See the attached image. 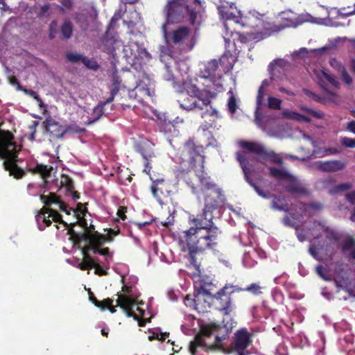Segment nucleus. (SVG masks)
<instances>
[{"instance_id": "f257e3e1", "label": "nucleus", "mask_w": 355, "mask_h": 355, "mask_svg": "<svg viewBox=\"0 0 355 355\" xmlns=\"http://www.w3.org/2000/svg\"><path fill=\"white\" fill-rule=\"evenodd\" d=\"M220 233L218 227L189 228L180 235L179 242L182 250L188 252L190 263L198 272L204 252L216 250Z\"/></svg>"}, {"instance_id": "f03ea898", "label": "nucleus", "mask_w": 355, "mask_h": 355, "mask_svg": "<svg viewBox=\"0 0 355 355\" xmlns=\"http://www.w3.org/2000/svg\"><path fill=\"white\" fill-rule=\"evenodd\" d=\"M232 327L228 324L223 325L211 322L202 324L200 331L194 339L190 342L189 351L191 355H196L198 347L205 352L224 350L222 342L228 338Z\"/></svg>"}, {"instance_id": "7ed1b4c3", "label": "nucleus", "mask_w": 355, "mask_h": 355, "mask_svg": "<svg viewBox=\"0 0 355 355\" xmlns=\"http://www.w3.org/2000/svg\"><path fill=\"white\" fill-rule=\"evenodd\" d=\"M191 187L192 193L200 191L204 196V206L213 210L222 207L225 201V196L222 189L216 184L207 173L202 170L199 174H188L185 180Z\"/></svg>"}, {"instance_id": "20e7f679", "label": "nucleus", "mask_w": 355, "mask_h": 355, "mask_svg": "<svg viewBox=\"0 0 355 355\" xmlns=\"http://www.w3.org/2000/svg\"><path fill=\"white\" fill-rule=\"evenodd\" d=\"M201 9L200 0H168L164 8L166 21L162 26V32L166 42H168L167 26L170 24L183 22L187 16L189 21L194 25Z\"/></svg>"}, {"instance_id": "39448f33", "label": "nucleus", "mask_w": 355, "mask_h": 355, "mask_svg": "<svg viewBox=\"0 0 355 355\" xmlns=\"http://www.w3.org/2000/svg\"><path fill=\"white\" fill-rule=\"evenodd\" d=\"M14 139L15 136L10 131L0 129V158L5 159V168L15 178L19 179L25 175V172L15 163L20 148H17Z\"/></svg>"}, {"instance_id": "423d86ee", "label": "nucleus", "mask_w": 355, "mask_h": 355, "mask_svg": "<svg viewBox=\"0 0 355 355\" xmlns=\"http://www.w3.org/2000/svg\"><path fill=\"white\" fill-rule=\"evenodd\" d=\"M184 88L186 93L182 94L178 102L180 107L186 110H191L196 107L202 110V107L198 105L196 98L201 101L204 105L208 106L217 96V93L211 91L209 86L200 89L195 84L185 83Z\"/></svg>"}, {"instance_id": "0eeeda50", "label": "nucleus", "mask_w": 355, "mask_h": 355, "mask_svg": "<svg viewBox=\"0 0 355 355\" xmlns=\"http://www.w3.org/2000/svg\"><path fill=\"white\" fill-rule=\"evenodd\" d=\"M239 145L248 153L257 155L258 156L257 161L260 163L263 164L268 160L272 164H283V159L279 155L273 150H267L261 144L241 140L239 142Z\"/></svg>"}, {"instance_id": "6e6552de", "label": "nucleus", "mask_w": 355, "mask_h": 355, "mask_svg": "<svg viewBox=\"0 0 355 355\" xmlns=\"http://www.w3.org/2000/svg\"><path fill=\"white\" fill-rule=\"evenodd\" d=\"M227 60L228 57L224 55L218 60L213 59L207 62L200 71V77L205 79H209L214 83L217 78H220L221 77L219 73L220 67L223 68V71H228L232 69V64L223 67Z\"/></svg>"}, {"instance_id": "1a4fd4ad", "label": "nucleus", "mask_w": 355, "mask_h": 355, "mask_svg": "<svg viewBox=\"0 0 355 355\" xmlns=\"http://www.w3.org/2000/svg\"><path fill=\"white\" fill-rule=\"evenodd\" d=\"M35 220L40 231H44L46 227H49L52 221L67 226V223L62 220V215L50 207H44L39 210L35 216Z\"/></svg>"}, {"instance_id": "9d476101", "label": "nucleus", "mask_w": 355, "mask_h": 355, "mask_svg": "<svg viewBox=\"0 0 355 355\" xmlns=\"http://www.w3.org/2000/svg\"><path fill=\"white\" fill-rule=\"evenodd\" d=\"M236 160L243 171L245 180L255 190V191L262 198H268L269 193L264 192L253 181L251 176L254 173L252 165L250 163L249 159L246 156L245 152H237L236 154Z\"/></svg>"}, {"instance_id": "9b49d317", "label": "nucleus", "mask_w": 355, "mask_h": 355, "mask_svg": "<svg viewBox=\"0 0 355 355\" xmlns=\"http://www.w3.org/2000/svg\"><path fill=\"white\" fill-rule=\"evenodd\" d=\"M122 291L123 294L119 292L116 293V306H119L123 309L128 318H133L134 320H137L138 315L132 311V307L137 305L138 303L131 296L132 286L123 285L122 286Z\"/></svg>"}, {"instance_id": "f8f14e48", "label": "nucleus", "mask_w": 355, "mask_h": 355, "mask_svg": "<svg viewBox=\"0 0 355 355\" xmlns=\"http://www.w3.org/2000/svg\"><path fill=\"white\" fill-rule=\"evenodd\" d=\"M252 343V334L246 329L237 330L234 334L232 343V352L236 355H250L248 349Z\"/></svg>"}, {"instance_id": "ddd939ff", "label": "nucleus", "mask_w": 355, "mask_h": 355, "mask_svg": "<svg viewBox=\"0 0 355 355\" xmlns=\"http://www.w3.org/2000/svg\"><path fill=\"white\" fill-rule=\"evenodd\" d=\"M227 287H223L216 294L211 295L216 309L228 315L234 309V305Z\"/></svg>"}, {"instance_id": "4468645a", "label": "nucleus", "mask_w": 355, "mask_h": 355, "mask_svg": "<svg viewBox=\"0 0 355 355\" xmlns=\"http://www.w3.org/2000/svg\"><path fill=\"white\" fill-rule=\"evenodd\" d=\"M213 209H207L204 206L202 213L197 214L196 216L191 215L189 216V222L193 223L195 226L191 228H212L218 227L215 225L213 218Z\"/></svg>"}, {"instance_id": "2eb2a0df", "label": "nucleus", "mask_w": 355, "mask_h": 355, "mask_svg": "<svg viewBox=\"0 0 355 355\" xmlns=\"http://www.w3.org/2000/svg\"><path fill=\"white\" fill-rule=\"evenodd\" d=\"M224 26L225 28L227 35L228 33H230V36L232 38V40L234 42L236 41L241 42V44H246L251 41H260L261 40H263L267 36L270 35V33H266L263 32H257V33H248L246 35L241 34L236 31H232L230 27L227 22H226L224 24Z\"/></svg>"}, {"instance_id": "dca6fc26", "label": "nucleus", "mask_w": 355, "mask_h": 355, "mask_svg": "<svg viewBox=\"0 0 355 355\" xmlns=\"http://www.w3.org/2000/svg\"><path fill=\"white\" fill-rule=\"evenodd\" d=\"M44 123L46 131L52 137L55 139L62 138L67 132H80L79 130H74L71 126H63L51 118L47 119Z\"/></svg>"}, {"instance_id": "f3484780", "label": "nucleus", "mask_w": 355, "mask_h": 355, "mask_svg": "<svg viewBox=\"0 0 355 355\" xmlns=\"http://www.w3.org/2000/svg\"><path fill=\"white\" fill-rule=\"evenodd\" d=\"M196 271L194 272V275L196 280H195V288L197 291V293L200 296L207 295L211 296L212 295V290L214 287V285L209 280L208 277L201 276V270L200 272L195 268Z\"/></svg>"}, {"instance_id": "a211bd4d", "label": "nucleus", "mask_w": 355, "mask_h": 355, "mask_svg": "<svg viewBox=\"0 0 355 355\" xmlns=\"http://www.w3.org/2000/svg\"><path fill=\"white\" fill-rule=\"evenodd\" d=\"M137 36L141 37V33L137 31V33L135 34L133 31H130L129 33V41L128 42V45L126 46V47L129 48L130 50L131 55L134 56L135 58L141 56L142 54H148V53L144 47V44L135 38Z\"/></svg>"}, {"instance_id": "6ab92c4d", "label": "nucleus", "mask_w": 355, "mask_h": 355, "mask_svg": "<svg viewBox=\"0 0 355 355\" xmlns=\"http://www.w3.org/2000/svg\"><path fill=\"white\" fill-rule=\"evenodd\" d=\"M315 167L322 172L333 173L343 170L346 167V164L337 159L318 161L315 162Z\"/></svg>"}, {"instance_id": "aec40b11", "label": "nucleus", "mask_w": 355, "mask_h": 355, "mask_svg": "<svg viewBox=\"0 0 355 355\" xmlns=\"http://www.w3.org/2000/svg\"><path fill=\"white\" fill-rule=\"evenodd\" d=\"M287 67L288 62L284 59H277L270 62L268 65V71L271 79L282 78V75L285 74Z\"/></svg>"}, {"instance_id": "412c9836", "label": "nucleus", "mask_w": 355, "mask_h": 355, "mask_svg": "<svg viewBox=\"0 0 355 355\" xmlns=\"http://www.w3.org/2000/svg\"><path fill=\"white\" fill-rule=\"evenodd\" d=\"M287 67L288 62L284 59H277L270 62L268 65V71L271 79L282 78V75L285 74Z\"/></svg>"}, {"instance_id": "4be33fe9", "label": "nucleus", "mask_w": 355, "mask_h": 355, "mask_svg": "<svg viewBox=\"0 0 355 355\" xmlns=\"http://www.w3.org/2000/svg\"><path fill=\"white\" fill-rule=\"evenodd\" d=\"M309 194L305 184L297 178L290 174V195L304 196Z\"/></svg>"}, {"instance_id": "5701e85b", "label": "nucleus", "mask_w": 355, "mask_h": 355, "mask_svg": "<svg viewBox=\"0 0 355 355\" xmlns=\"http://www.w3.org/2000/svg\"><path fill=\"white\" fill-rule=\"evenodd\" d=\"M272 207L278 211L286 213L282 218V223L285 226H288V204L286 198L282 196H275L272 202Z\"/></svg>"}, {"instance_id": "b1692460", "label": "nucleus", "mask_w": 355, "mask_h": 355, "mask_svg": "<svg viewBox=\"0 0 355 355\" xmlns=\"http://www.w3.org/2000/svg\"><path fill=\"white\" fill-rule=\"evenodd\" d=\"M202 152V147L196 146L193 141L189 139L184 145L182 155L186 156V155H187L189 156V162L191 164H194L196 158L200 157Z\"/></svg>"}, {"instance_id": "393cba45", "label": "nucleus", "mask_w": 355, "mask_h": 355, "mask_svg": "<svg viewBox=\"0 0 355 355\" xmlns=\"http://www.w3.org/2000/svg\"><path fill=\"white\" fill-rule=\"evenodd\" d=\"M300 211L296 214L290 212V216H292L293 218H296L298 222H301L300 218H302L303 214L308 213L309 214L320 211L323 207L322 204L319 202H313L309 205L300 203Z\"/></svg>"}, {"instance_id": "a878e982", "label": "nucleus", "mask_w": 355, "mask_h": 355, "mask_svg": "<svg viewBox=\"0 0 355 355\" xmlns=\"http://www.w3.org/2000/svg\"><path fill=\"white\" fill-rule=\"evenodd\" d=\"M191 29L187 26H180L171 33V41L175 44H183L190 36Z\"/></svg>"}, {"instance_id": "bb28decb", "label": "nucleus", "mask_w": 355, "mask_h": 355, "mask_svg": "<svg viewBox=\"0 0 355 355\" xmlns=\"http://www.w3.org/2000/svg\"><path fill=\"white\" fill-rule=\"evenodd\" d=\"M204 301L205 300L202 298V296L198 293L195 295L194 299L191 298L189 295H187L184 297V304L186 306L194 309L199 313H203L206 311L205 309L206 308V306L205 305V302Z\"/></svg>"}, {"instance_id": "cd10ccee", "label": "nucleus", "mask_w": 355, "mask_h": 355, "mask_svg": "<svg viewBox=\"0 0 355 355\" xmlns=\"http://www.w3.org/2000/svg\"><path fill=\"white\" fill-rule=\"evenodd\" d=\"M288 26V14L282 12L276 17L273 25L270 28L271 33L279 32Z\"/></svg>"}, {"instance_id": "c85d7f7f", "label": "nucleus", "mask_w": 355, "mask_h": 355, "mask_svg": "<svg viewBox=\"0 0 355 355\" xmlns=\"http://www.w3.org/2000/svg\"><path fill=\"white\" fill-rule=\"evenodd\" d=\"M315 74L318 79L320 85L324 89H326L324 80L328 81L333 86L338 87L339 82L336 79L334 76L329 73L326 70L315 71Z\"/></svg>"}, {"instance_id": "c756f323", "label": "nucleus", "mask_w": 355, "mask_h": 355, "mask_svg": "<svg viewBox=\"0 0 355 355\" xmlns=\"http://www.w3.org/2000/svg\"><path fill=\"white\" fill-rule=\"evenodd\" d=\"M322 234H324L329 239L336 240L338 239L336 234L334 231L329 230L328 227L319 223H315L311 235L314 238H317L320 236Z\"/></svg>"}, {"instance_id": "7c9ffc66", "label": "nucleus", "mask_w": 355, "mask_h": 355, "mask_svg": "<svg viewBox=\"0 0 355 355\" xmlns=\"http://www.w3.org/2000/svg\"><path fill=\"white\" fill-rule=\"evenodd\" d=\"M68 234L70 235L69 239L72 241L73 245L80 248V243L85 241L86 244L89 243L90 234L84 232L82 234L76 233L73 229L68 230Z\"/></svg>"}, {"instance_id": "2f4dec72", "label": "nucleus", "mask_w": 355, "mask_h": 355, "mask_svg": "<svg viewBox=\"0 0 355 355\" xmlns=\"http://www.w3.org/2000/svg\"><path fill=\"white\" fill-rule=\"evenodd\" d=\"M121 85V80L118 76L117 72H113L112 74V84L110 85V96L107 98V102H112L114 96L119 92Z\"/></svg>"}, {"instance_id": "473e14b6", "label": "nucleus", "mask_w": 355, "mask_h": 355, "mask_svg": "<svg viewBox=\"0 0 355 355\" xmlns=\"http://www.w3.org/2000/svg\"><path fill=\"white\" fill-rule=\"evenodd\" d=\"M269 176L277 181L288 180V171L285 168H278L274 166L268 167Z\"/></svg>"}, {"instance_id": "72a5a7b5", "label": "nucleus", "mask_w": 355, "mask_h": 355, "mask_svg": "<svg viewBox=\"0 0 355 355\" xmlns=\"http://www.w3.org/2000/svg\"><path fill=\"white\" fill-rule=\"evenodd\" d=\"M342 250L344 253H348L352 259H355V240L351 236L346 238L342 244Z\"/></svg>"}, {"instance_id": "f704fd0d", "label": "nucleus", "mask_w": 355, "mask_h": 355, "mask_svg": "<svg viewBox=\"0 0 355 355\" xmlns=\"http://www.w3.org/2000/svg\"><path fill=\"white\" fill-rule=\"evenodd\" d=\"M52 169L53 168L51 166L37 164L33 168L31 169V171L33 173L40 174L42 179L46 180L50 178Z\"/></svg>"}, {"instance_id": "c9c22d12", "label": "nucleus", "mask_w": 355, "mask_h": 355, "mask_svg": "<svg viewBox=\"0 0 355 355\" xmlns=\"http://www.w3.org/2000/svg\"><path fill=\"white\" fill-rule=\"evenodd\" d=\"M107 99L105 101L100 102L93 110L92 113V120L89 122V124L94 123L97 121L104 114V107L107 103Z\"/></svg>"}, {"instance_id": "e433bc0d", "label": "nucleus", "mask_w": 355, "mask_h": 355, "mask_svg": "<svg viewBox=\"0 0 355 355\" xmlns=\"http://www.w3.org/2000/svg\"><path fill=\"white\" fill-rule=\"evenodd\" d=\"M164 190L166 191V188H164V180H157L153 182L151 192L154 197L157 198H160V196L164 194Z\"/></svg>"}, {"instance_id": "4c0bfd02", "label": "nucleus", "mask_w": 355, "mask_h": 355, "mask_svg": "<svg viewBox=\"0 0 355 355\" xmlns=\"http://www.w3.org/2000/svg\"><path fill=\"white\" fill-rule=\"evenodd\" d=\"M41 201L45 205L44 207H49L52 205H57L60 202V198L55 193H50L49 196L41 195Z\"/></svg>"}, {"instance_id": "58836bf2", "label": "nucleus", "mask_w": 355, "mask_h": 355, "mask_svg": "<svg viewBox=\"0 0 355 355\" xmlns=\"http://www.w3.org/2000/svg\"><path fill=\"white\" fill-rule=\"evenodd\" d=\"M268 85V81L267 80H264L258 89V94L256 100L257 110L261 109V107L263 105V100L265 96L264 88Z\"/></svg>"}, {"instance_id": "ea45409f", "label": "nucleus", "mask_w": 355, "mask_h": 355, "mask_svg": "<svg viewBox=\"0 0 355 355\" xmlns=\"http://www.w3.org/2000/svg\"><path fill=\"white\" fill-rule=\"evenodd\" d=\"M62 38L68 40L71 38L73 33V24L69 20H65L60 28Z\"/></svg>"}, {"instance_id": "a19ab883", "label": "nucleus", "mask_w": 355, "mask_h": 355, "mask_svg": "<svg viewBox=\"0 0 355 355\" xmlns=\"http://www.w3.org/2000/svg\"><path fill=\"white\" fill-rule=\"evenodd\" d=\"M89 300L98 308L101 309V310H105L106 306L110 304V303H112L113 301L110 298H107L103 301H98L97 298L94 296L93 293L91 291L89 292Z\"/></svg>"}, {"instance_id": "79ce46f5", "label": "nucleus", "mask_w": 355, "mask_h": 355, "mask_svg": "<svg viewBox=\"0 0 355 355\" xmlns=\"http://www.w3.org/2000/svg\"><path fill=\"white\" fill-rule=\"evenodd\" d=\"M19 89L22 91L25 94L35 99L37 101V102L38 103V105L40 107H44V102L42 100V98H40V96H39V94H37V92H36L35 91H33L32 89H28L24 88L21 85H19Z\"/></svg>"}, {"instance_id": "37998d69", "label": "nucleus", "mask_w": 355, "mask_h": 355, "mask_svg": "<svg viewBox=\"0 0 355 355\" xmlns=\"http://www.w3.org/2000/svg\"><path fill=\"white\" fill-rule=\"evenodd\" d=\"M105 242L103 235L98 232L90 234L89 244L96 246H101Z\"/></svg>"}, {"instance_id": "c03bdc74", "label": "nucleus", "mask_w": 355, "mask_h": 355, "mask_svg": "<svg viewBox=\"0 0 355 355\" xmlns=\"http://www.w3.org/2000/svg\"><path fill=\"white\" fill-rule=\"evenodd\" d=\"M230 97L227 102L228 110L231 114H234L238 108L236 99L232 90L229 91Z\"/></svg>"}, {"instance_id": "a18cd8bd", "label": "nucleus", "mask_w": 355, "mask_h": 355, "mask_svg": "<svg viewBox=\"0 0 355 355\" xmlns=\"http://www.w3.org/2000/svg\"><path fill=\"white\" fill-rule=\"evenodd\" d=\"M243 290L253 295H258L262 293V287L260 286L259 283H252L243 288Z\"/></svg>"}, {"instance_id": "49530a36", "label": "nucleus", "mask_w": 355, "mask_h": 355, "mask_svg": "<svg viewBox=\"0 0 355 355\" xmlns=\"http://www.w3.org/2000/svg\"><path fill=\"white\" fill-rule=\"evenodd\" d=\"M60 184L66 188L68 192L73 191V189H74L73 181L68 175H62Z\"/></svg>"}, {"instance_id": "de8ad7c7", "label": "nucleus", "mask_w": 355, "mask_h": 355, "mask_svg": "<svg viewBox=\"0 0 355 355\" xmlns=\"http://www.w3.org/2000/svg\"><path fill=\"white\" fill-rule=\"evenodd\" d=\"M282 100L273 96H268L267 107L271 110H280Z\"/></svg>"}, {"instance_id": "09e8293b", "label": "nucleus", "mask_w": 355, "mask_h": 355, "mask_svg": "<svg viewBox=\"0 0 355 355\" xmlns=\"http://www.w3.org/2000/svg\"><path fill=\"white\" fill-rule=\"evenodd\" d=\"M66 56L67 60L71 62H87V58L80 54L68 53Z\"/></svg>"}, {"instance_id": "8fccbe9b", "label": "nucleus", "mask_w": 355, "mask_h": 355, "mask_svg": "<svg viewBox=\"0 0 355 355\" xmlns=\"http://www.w3.org/2000/svg\"><path fill=\"white\" fill-rule=\"evenodd\" d=\"M291 119L305 123L311 121V119L308 116L300 114L295 112H290V120Z\"/></svg>"}, {"instance_id": "3c124183", "label": "nucleus", "mask_w": 355, "mask_h": 355, "mask_svg": "<svg viewBox=\"0 0 355 355\" xmlns=\"http://www.w3.org/2000/svg\"><path fill=\"white\" fill-rule=\"evenodd\" d=\"M303 92L307 97H309V98H311L315 101H317V102H319L321 103H325V98L324 97L320 96L309 89H303Z\"/></svg>"}, {"instance_id": "603ef678", "label": "nucleus", "mask_w": 355, "mask_h": 355, "mask_svg": "<svg viewBox=\"0 0 355 355\" xmlns=\"http://www.w3.org/2000/svg\"><path fill=\"white\" fill-rule=\"evenodd\" d=\"M120 233L119 228L117 230L110 229L107 234L103 235V239L105 241L112 242L114 240V237Z\"/></svg>"}, {"instance_id": "864d4df0", "label": "nucleus", "mask_w": 355, "mask_h": 355, "mask_svg": "<svg viewBox=\"0 0 355 355\" xmlns=\"http://www.w3.org/2000/svg\"><path fill=\"white\" fill-rule=\"evenodd\" d=\"M340 143L346 148H355V139L344 137L341 138Z\"/></svg>"}, {"instance_id": "5fc2aeb1", "label": "nucleus", "mask_w": 355, "mask_h": 355, "mask_svg": "<svg viewBox=\"0 0 355 355\" xmlns=\"http://www.w3.org/2000/svg\"><path fill=\"white\" fill-rule=\"evenodd\" d=\"M304 110L309 116L315 119H322L324 116V114L322 112L316 111L308 107H303Z\"/></svg>"}, {"instance_id": "6e6d98bb", "label": "nucleus", "mask_w": 355, "mask_h": 355, "mask_svg": "<svg viewBox=\"0 0 355 355\" xmlns=\"http://www.w3.org/2000/svg\"><path fill=\"white\" fill-rule=\"evenodd\" d=\"M329 62L330 65L340 73L345 69V67L335 58L331 59Z\"/></svg>"}, {"instance_id": "4d7b16f0", "label": "nucleus", "mask_w": 355, "mask_h": 355, "mask_svg": "<svg viewBox=\"0 0 355 355\" xmlns=\"http://www.w3.org/2000/svg\"><path fill=\"white\" fill-rule=\"evenodd\" d=\"M276 353L277 355H288V349L285 343H282L277 346Z\"/></svg>"}, {"instance_id": "13d9d810", "label": "nucleus", "mask_w": 355, "mask_h": 355, "mask_svg": "<svg viewBox=\"0 0 355 355\" xmlns=\"http://www.w3.org/2000/svg\"><path fill=\"white\" fill-rule=\"evenodd\" d=\"M213 116L214 118H217L218 116V112L216 108L210 107V110H207L205 112H203L201 114L202 118H205L206 116Z\"/></svg>"}, {"instance_id": "bf43d9fd", "label": "nucleus", "mask_w": 355, "mask_h": 355, "mask_svg": "<svg viewBox=\"0 0 355 355\" xmlns=\"http://www.w3.org/2000/svg\"><path fill=\"white\" fill-rule=\"evenodd\" d=\"M352 185L349 183L340 184L336 186L334 191H330V193H336L339 191H347L351 188Z\"/></svg>"}, {"instance_id": "052dcab7", "label": "nucleus", "mask_w": 355, "mask_h": 355, "mask_svg": "<svg viewBox=\"0 0 355 355\" xmlns=\"http://www.w3.org/2000/svg\"><path fill=\"white\" fill-rule=\"evenodd\" d=\"M224 287H227V291H229L230 295H231L232 293H239L241 291H245L243 290V288L239 287L237 286H234L232 284H225Z\"/></svg>"}, {"instance_id": "680f3d73", "label": "nucleus", "mask_w": 355, "mask_h": 355, "mask_svg": "<svg viewBox=\"0 0 355 355\" xmlns=\"http://www.w3.org/2000/svg\"><path fill=\"white\" fill-rule=\"evenodd\" d=\"M290 226H292V227H294L296 230V233H297V238L299 239V240L300 241H303L306 239V234H303L300 232H299V224H297V223H292L291 220H290Z\"/></svg>"}, {"instance_id": "e2e57ef3", "label": "nucleus", "mask_w": 355, "mask_h": 355, "mask_svg": "<svg viewBox=\"0 0 355 355\" xmlns=\"http://www.w3.org/2000/svg\"><path fill=\"white\" fill-rule=\"evenodd\" d=\"M127 212V207L124 206H121L118 209L117 211V216L119 218L123 220H124L126 218L125 213Z\"/></svg>"}, {"instance_id": "0e129e2a", "label": "nucleus", "mask_w": 355, "mask_h": 355, "mask_svg": "<svg viewBox=\"0 0 355 355\" xmlns=\"http://www.w3.org/2000/svg\"><path fill=\"white\" fill-rule=\"evenodd\" d=\"M340 74L342 76L343 81L346 84L349 85L352 83V79L350 77V76L348 74L347 71H346V69L345 70H343Z\"/></svg>"}, {"instance_id": "69168bd1", "label": "nucleus", "mask_w": 355, "mask_h": 355, "mask_svg": "<svg viewBox=\"0 0 355 355\" xmlns=\"http://www.w3.org/2000/svg\"><path fill=\"white\" fill-rule=\"evenodd\" d=\"M87 68L92 69H97L98 65L96 61L87 58V62H82Z\"/></svg>"}, {"instance_id": "338daca9", "label": "nucleus", "mask_w": 355, "mask_h": 355, "mask_svg": "<svg viewBox=\"0 0 355 355\" xmlns=\"http://www.w3.org/2000/svg\"><path fill=\"white\" fill-rule=\"evenodd\" d=\"M95 269V273L98 275H105L107 272L104 270L98 263H95V266L93 267Z\"/></svg>"}, {"instance_id": "774afa93", "label": "nucleus", "mask_w": 355, "mask_h": 355, "mask_svg": "<svg viewBox=\"0 0 355 355\" xmlns=\"http://www.w3.org/2000/svg\"><path fill=\"white\" fill-rule=\"evenodd\" d=\"M61 3L62 7L61 8V10H69L72 8L73 2L72 0H62Z\"/></svg>"}]
</instances>
